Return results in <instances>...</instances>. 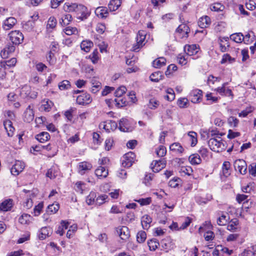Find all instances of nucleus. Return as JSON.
<instances>
[{"instance_id": "obj_34", "label": "nucleus", "mask_w": 256, "mask_h": 256, "mask_svg": "<svg viewBox=\"0 0 256 256\" xmlns=\"http://www.w3.org/2000/svg\"><path fill=\"white\" fill-rule=\"evenodd\" d=\"M147 243L150 250L152 251H154L160 246L159 242L156 238L148 240Z\"/></svg>"}, {"instance_id": "obj_32", "label": "nucleus", "mask_w": 256, "mask_h": 256, "mask_svg": "<svg viewBox=\"0 0 256 256\" xmlns=\"http://www.w3.org/2000/svg\"><path fill=\"white\" fill-rule=\"evenodd\" d=\"M92 88L91 90L92 92L94 94L96 93L101 88V83L97 80L95 78H93L91 80Z\"/></svg>"}, {"instance_id": "obj_46", "label": "nucleus", "mask_w": 256, "mask_h": 256, "mask_svg": "<svg viewBox=\"0 0 256 256\" xmlns=\"http://www.w3.org/2000/svg\"><path fill=\"white\" fill-rule=\"evenodd\" d=\"M146 238V234L145 232L140 230L138 232L136 235V240L139 243L144 242Z\"/></svg>"}, {"instance_id": "obj_7", "label": "nucleus", "mask_w": 256, "mask_h": 256, "mask_svg": "<svg viewBox=\"0 0 256 256\" xmlns=\"http://www.w3.org/2000/svg\"><path fill=\"white\" fill-rule=\"evenodd\" d=\"M135 158L136 156L132 152H130L125 154L123 156L122 166L127 168L131 166L134 162Z\"/></svg>"}, {"instance_id": "obj_21", "label": "nucleus", "mask_w": 256, "mask_h": 256, "mask_svg": "<svg viewBox=\"0 0 256 256\" xmlns=\"http://www.w3.org/2000/svg\"><path fill=\"white\" fill-rule=\"evenodd\" d=\"M52 233V228L50 227H43L40 229V233L38 235L40 240H44L47 237L50 236Z\"/></svg>"}, {"instance_id": "obj_9", "label": "nucleus", "mask_w": 256, "mask_h": 256, "mask_svg": "<svg viewBox=\"0 0 256 256\" xmlns=\"http://www.w3.org/2000/svg\"><path fill=\"white\" fill-rule=\"evenodd\" d=\"M25 167L24 162L20 160H16L10 169L11 174L14 176H18L21 172Z\"/></svg>"}, {"instance_id": "obj_4", "label": "nucleus", "mask_w": 256, "mask_h": 256, "mask_svg": "<svg viewBox=\"0 0 256 256\" xmlns=\"http://www.w3.org/2000/svg\"><path fill=\"white\" fill-rule=\"evenodd\" d=\"M78 7V8H77L75 12L76 15V18L80 20H84L87 18L90 15V13L88 12L87 8L80 4Z\"/></svg>"}, {"instance_id": "obj_14", "label": "nucleus", "mask_w": 256, "mask_h": 256, "mask_svg": "<svg viewBox=\"0 0 256 256\" xmlns=\"http://www.w3.org/2000/svg\"><path fill=\"white\" fill-rule=\"evenodd\" d=\"M202 96V91L200 90H194L190 94V98L193 103H197L200 102Z\"/></svg>"}, {"instance_id": "obj_20", "label": "nucleus", "mask_w": 256, "mask_h": 256, "mask_svg": "<svg viewBox=\"0 0 256 256\" xmlns=\"http://www.w3.org/2000/svg\"><path fill=\"white\" fill-rule=\"evenodd\" d=\"M211 24L210 18L207 16L200 18L198 21V26L202 28L208 27Z\"/></svg>"}, {"instance_id": "obj_12", "label": "nucleus", "mask_w": 256, "mask_h": 256, "mask_svg": "<svg viewBox=\"0 0 256 256\" xmlns=\"http://www.w3.org/2000/svg\"><path fill=\"white\" fill-rule=\"evenodd\" d=\"M76 100L78 104L84 105L90 104L92 101V98L90 94L84 93L78 96Z\"/></svg>"}, {"instance_id": "obj_50", "label": "nucleus", "mask_w": 256, "mask_h": 256, "mask_svg": "<svg viewBox=\"0 0 256 256\" xmlns=\"http://www.w3.org/2000/svg\"><path fill=\"white\" fill-rule=\"evenodd\" d=\"M177 104L180 108H186L188 104V100L186 98H180L178 100Z\"/></svg>"}, {"instance_id": "obj_38", "label": "nucleus", "mask_w": 256, "mask_h": 256, "mask_svg": "<svg viewBox=\"0 0 256 256\" xmlns=\"http://www.w3.org/2000/svg\"><path fill=\"white\" fill-rule=\"evenodd\" d=\"M230 162H224L222 164V173L224 176L228 177L230 174Z\"/></svg>"}, {"instance_id": "obj_42", "label": "nucleus", "mask_w": 256, "mask_h": 256, "mask_svg": "<svg viewBox=\"0 0 256 256\" xmlns=\"http://www.w3.org/2000/svg\"><path fill=\"white\" fill-rule=\"evenodd\" d=\"M60 208V206L58 204H50L48 207L47 212L50 214L56 213Z\"/></svg>"}, {"instance_id": "obj_18", "label": "nucleus", "mask_w": 256, "mask_h": 256, "mask_svg": "<svg viewBox=\"0 0 256 256\" xmlns=\"http://www.w3.org/2000/svg\"><path fill=\"white\" fill-rule=\"evenodd\" d=\"M96 14L102 18H106L108 16V12L107 8L104 6L98 7L95 10Z\"/></svg>"}, {"instance_id": "obj_41", "label": "nucleus", "mask_w": 256, "mask_h": 256, "mask_svg": "<svg viewBox=\"0 0 256 256\" xmlns=\"http://www.w3.org/2000/svg\"><path fill=\"white\" fill-rule=\"evenodd\" d=\"M58 88L61 90H68L71 87L70 82L68 80H64L58 84Z\"/></svg>"}, {"instance_id": "obj_39", "label": "nucleus", "mask_w": 256, "mask_h": 256, "mask_svg": "<svg viewBox=\"0 0 256 256\" xmlns=\"http://www.w3.org/2000/svg\"><path fill=\"white\" fill-rule=\"evenodd\" d=\"M72 20V16L70 14L64 15L60 19V23L62 26L68 25Z\"/></svg>"}, {"instance_id": "obj_22", "label": "nucleus", "mask_w": 256, "mask_h": 256, "mask_svg": "<svg viewBox=\"0 0 256 256\" xmlns=\"http://www.w3.org/2000/svg\"><path fill=\"white\" fill-rule=\"evenodd\" d=\"M184 50L188 56L196 54L198 52V48L196 44L186 45L184 48Z\"/></svg>"}, {"instance_id": "obj_24", "label": "nucleus", "mask_w": 256, "mask_h": 256, "mask_svg": "<svg viewBox=\"0 0 256 256\" xmlns=\"http://www.w3.org/2000/svg\"><path fill=\"white\" fill-rule=\"evenodd\" d=\"M108 170L103 166H100L95 170V174L99 178H106L108 176Z\"/></svg>"}, {"instance_id": "obj_27", "label": "nucleus", "mask_w": 256, "mask_h": 256, "mask_svg": "<svg viewBox=\"0 0 256 256\" xmlns=\"http://www.w3.org/2000/svg\"><path fill=\"white\" fill-rule=\"evenodd\" d=\"M78 5L79 4L76 3L66 2L64 5L63 8L66 12H76Z\"/></svg>"}, {"instance_id": "obj_3", "label": "nucleus", "mask_w": 256, "mask_h": 256, "mask_svg": "<svg viewBox=\"0 0 256 256\" xmlns=\"http://www.w3.org/2000/svg\"><path fill=\"white\" fill-rule=\"evenodd\" d=\"M8 37L14 45H18L21 44L23 42L24 38L22 34L19 30L11 32L8 34Z\"/></svg>"}, {"instance_id": "obj_58", "label": "nucleus", "mask_w": 256, "mask_h": 256, "mask_svg": "<svg viewBox=\"0 0 256 256\" xmlns=\"http://www.w3.org/2000/svg\"><path fill=\"white\" fill-rule=\"evenodd\" d=\"M228 38H224V40H221L220 42H225L224 44H222V43H220V50L222 52H226L228 48L230 46V44H228Z\"/></svg>"}, {"instance_id": "obj_15", "label": "nucleus", "mask_w": 256, "mask_h": 256, "mask_svg": "<svg viewBox=\"0 0 256 256\" xmlns=\"http://www.w3.org/2000/svg\"><path fill=\"white\" fill-rule=\"evenodd\" d=\"M117 233L119 235L120 238L122 240H126L130 236V232L128 227L122 226L117 228Z\"/></svg>"}, {"instance_id": "obj_29", "label": "nucleus", "mask_w": 256, "mask_h": 256, "mask_svg": "<svg viewBox=\"0 0 256 256\" xmlns=\"http://www.w3.org/2000/svg\"><path fill=\"white\" fill-rule=\"evenodd\" d=\"M152 220L151 218L148 215H144L142 218V226L144 229L148 230L150 227V224Z\"/></svg>"}, {"instance_id": "obj_10", "label": "nucleus", "mask_w": 256, "mask_h": 256, "mask_svg": "<svg viewBox=\"0 0 256 256\" xmlns=\"http://www.w3.org/2000/svg\"><path fill=\"white\" fill-rule=\"evenodd\" d=\"M34 112L30 105H29L25 110L23 114V120L25 122H30L34 118Z\"/></svg>"}, {"instance_id": "obj_44", "label": "nucleus", "mask_w": 256, "mask_h": 256, "mask_svg": "<svg viewBox=\"0 0 256 256\" xmlns=\"http://www.w3.org/2000/svg\"><path fill=\"white\" fill-rule=\"evenodd\" d=\"M57 24V20L54 16H50L47 22V29H54Z\"/></svg>"}, {"instance_id": "obj_49", "label": "nucleus", "mask_w": 256, "mask_h": 256, "mask_svg": "<svg viewBox=\"0 0 256 256\" xmlns=\"http://www.w3.org/2000/svg\"><path fill=\"white\" fill-rule=\"evenodd\" d=\"M238 224V220L235 218L232 220L228 226V230H236V226Z\"/></svg>"}, {"instance_id": "obj_11", "label": "nucleus", "mask_w": 256, "mask_h": 256, "mask_svg": "<svg viewBox=\"0 0 256 256\" xmlns=\"http://www.w3.org/2000/svg\"><path fill=\"white\" fill-rule=\"evenodd\" d=\"M119 129L120 131L124 132H130L132 130L130 121L126 118H122L119 122Z\"/></svg>"}, {"instance_id": "obj_54", "label": "nucleus", "mask_w": 256, "mask_h": 256, "mask_svg": "<svg viewBox=\"0 0 256 256\" xmlns=\"http://www.w3.org/2000/svg\"><path fill=\"white\" fill-rule=\"evenodd\" d=\"M126 88L124 86H121L116 90L114 92L115 96L118 97V98H120L126 93Z\"/></svg>"}, {"instance_id": "obj_19", "label": "nucleus", "mask_w": 256, "mask_h": 256, "mask_svg": "<svg viewBox=\"0 0 256 256\" xmlns=\"http://www.w3.org/2000/svg\"><path fill=\"white\" fill-rule=\"evenodd\" d=\"M16 20L13 18L10 17L6 19L3 23V28L5 30H9L12 28L16 23Z\"/></svg>"}, {"instance_id": "obj_53", "label": "nucleus", "mask_w": 256, "mask_h": 256, "mask_svg": "<svg viewBox=\"0 0 256 256\" xmlns=\"http://www.w3.org/2000/svg\"><path fill=\"white\" fill-rule=\"evenodd\" d=\"M58 175V172L56 170L55 168L52 167L47 172L46 176L50 179L54 178Z\"/></svg>"}, {"instance_id": "obj_45", "label": "nucleus", "mask_w": 256, "mask_h": 256, "mask_svg": "<svg viewBox=\"0 0 256 256\" xmlns=\"http://www.w3.org/2000/svg\"><path fill=\"white\" fill-rule=\"evenodd\" d=\"M53 106V102L49 100H44V104L41 106L42 110L45 112H49Z\"/></svg>"}, {"instance_id": "obj_43", "label": "nucleus", "mask_w": 256, "mask_h": 256, "mask_svg": "<svg viewBox=\"0 0 256 256\" xmlns=\"http://www.w3.org/2000/svg\"><path fill=\"white\" fill-rule=\"evenodd\" d=\"M2 64H4V66L6 69H8L12 67H14L16 63V58H12L8 60H4L1 62Z\"/></svg>"}, {"instance_id": "obj_31", "label": "nucleus", "mask_w": 256, "mask_h": 256, "mask_svg": "<svg viewBox=\"0 0 256 256\" xmlns=\"http://www.w3.org/2000/svg\"><path fill=\"white\" fill-rule=\"evenodd\" d=\"M36 138L40 142H44L50 138V136L47 132H43L36 136Z\"/></svg>"}, {"instance_id": "obj_55", "label": "nucleus", "mask_w": 256, "mask_h": 256, "mask_svg": "<svg viewBox=\"0 0 256 256\" xmlns=\"http://www.w3.org/2000/svg\"><path fill=\"white\" fill-rule=\"evenodd\" d=\"M146 38V32L144 31H139L136 36V42L143 44Z\"/></svg>"}, {"instance_id": "obj_23", "label": "nucleus", "mask_w": 256, "mask_h": 256, "mask_svg": "<svg viewBox=\"0 0 256 256\" xmlns=\"http://www.w3.org/2000/svg\"><path fill=\"white\" fill-rule=\"evenodd\" d=\"M13 205L12 200L8 199L4 200L0 204V210L1 211L6 212L10 210Z\"/></svg>"}, {"instance_id": "obj_47", "label": "nucleus", "mask_w": 256, "mask_h": 256, "mask_svg": "<svg viewBox=\"0 0 256 256\" xmlns=\"http://www.w3.org/2000/svg\"><path fill=\"white\" fill-rule=\"evenodd\" d=\"M188 136H190L191 140V146H194L197 144V134L194 132H190L188 133Z\"/></svg>"}, {"instance_id": "obj_64", "label": "nucleus", "mask_w": 256, "mask_h": 256, "mask_svg": "<svg viewBox=\"0 0 256 256\" xmlns=\"http://www.w3.org/2000/svg\"><path fill=\"white\" fill-rule=\"evenodd\" d=\"M228 122L230 126L232 127H236L238 124L239 120L234 116H230L228 118Z\"/></svg>"}, {"instance_id": "obj_35", "label": "nucleus", "mask_w": 256, "mask_h": 256, "mask_svg": "<svg viewBox=\"0 0 256 256\" xmlns=\"http://www.w3.org/2000/svg\"><path fill=\"white\" fill-rule=\"evenodd\" d=\"M166 60L163 57L159 58L152 62L153 66L157 68H160L161 67L166 65Z\"/></svg>"}, {"instance_id": "obj_37", "label": "nucleus", "mask_w": 256, "mask_h": 256, "mask_svg": "<svg viewBox=\"0 0 256 256\" xmlns=\"http://www.w3.org/2000/svg\"><path fill=\"white\" fill-rule=\"evenodd\" d=\"M230 38L237 43L242 42L244 40V36L241 32L236 33L230 35Z\"/></svg>"}, {"instance_id": "obj_8", "label": "nucleus", "mask_w": 256, "mask_h": 256, "mask_svg": "<svg viewBox=\"0 0 256 256\" xmlns=\"http://www.w3.org/2000/svg\"><path fill=\"white\" fill-rule=\"evenodd\" d=\"M166 166V160L160 159L158 160H153L150 164V168L154 172H158L164 168Z\"/></svg>"}, {"instance_id": "obj_52", "label": "nucleus", "mask_w": 256, "mask_h": 256, "mask_svg": "<svg viewBox=\"0 0 256 256\" xmlns=\"http://www.w3.org/2000/svg\"><path fill=\"white\" fill-rule=\"evenodd\" d=\"M156 153L158 156L162 157L166 153V148L163 146H160L156 149Z\"/></svg>"}, {"instance_id": "obj_51", "label": "nucleus", "mask_w": 256, "mask_h": 256, "mask_svg": "<svg viewBox=\"0 0 256 256\" xmlns=\"http://www.w3.org/2000/svg\"><path fill=\"white\" fill-rule=\"evenodd\" d=\"M210 8L212 11L220 12L224 9V6L220 3L216 2L210 6Z\"/></svg>"}, {"instance_id": "obj_57", "label": "nucleus", "mask_w": 256, "mask_h": 256, "mask_svg": "<svg viewBox=\"0 0 256 256\" xmlns=\"http://www.w3.org/2000/svg\"><path fill=\"white\" fill-rule=\"evenodd\" d=\"M108 196L106 194H101L98 196L96 200V203L98 205H101L104 203L106 200L108 199Z\"/></svg>"}, {"instance_id": "obj_16", "label": "nucleus", "mask_w": 256, "mask_h": 256, "mask_svg": "<svg viewBox=\"0 0 256 256\" xmlns=\"http://www.w3.org/2000/svg\"><path fill=\"white\" fill-rule=\"evenodd\" d=\"M92 168V165L89 162H80L78 166V173L83 175L86 172L91 170Z\"/></svg>"}, {"instance_id": "obj_5", "label": "nucleus", "mask_w": 256, "mask_h": 256, "mask_svg": "<svg viewBox=\"0 0 256 256\" xmlns=\"http://www.w3.org/2000/svg\"><path fill=\"white\" fill-rule=\"evenodd\" d=\"M236 170H238L242 174H245L247 170V164L245 160L241 159L236 160L234 164Z\"/></svg>"}, {"instance_id": "obj_25", "label": "nucleus", "mask_w": 256, "mask_h": 256, "mask_svg": "<svg viewBox=\"0 0 256 256\" xmlns=\"http://www.w3.org/2000/svg\"><path fill=\"white\" fill-rule=\"evenodd\" d=\"M4 126L8 132V135L9 136H12L14 130V128L12 126V122L10 120H6L4 122Z\"/></svg>"}, {"instance_id": "obj_62", "label": "nucleus", "mask_w": 256, "mask_h": 256, "mask_svg": "<svg viewBox=\"0 0 256 256\" xmlns=\"http://www.w3.org/2000/svg\"><path fill=\"white\" fill-rule=\"evenodd\" d=\"M136 202H138L141 206H146L150 204L152 202L151 198H140L138 200H136Z\"/></svg>"}, {"instance_id": "obj_48", "label": "nucleus", "mask_w": 256, "mask_h": 256, "mask_svg": "<svg viewBox=\"0 0 256 256\" xmlns=\"http://www.w3.org/2000/svg\"><path fill=\"white\" fill-rule=\"evenodd\" d=\"M108 124H110L111 126H112L114 127H116L117 126V124L116 122L110 120L107 122H102L100 123V128H101L104 129L106 130H108Z\"/></svg>"}, {"instance_id": "obj_60", "label": "nucleus", "mask_w": 256, "mask_h": 256, "mask_svg": "<svg viewBox=\"0 0 256 256\" xmlns=\"http://www.w3.org/2000/svg\"><path fill=\"white\" fill-rule=\"evenodd\" d=\"M96 198V194L94 192H91L87 196L86 202L88 205L92 204L95 200Z\"/></svg>"}, {"instance_id": "obj_36", "label": "nucleus", "mask_w": 256, "mask_h": 256, "mask_svg": "<svg viewBox=\"0 0 256 256\" xmlns=\"http://www.w3.org/2000/svg\"><path fill=\"white\" fill-rule=\"evenodd\" d=\"M93 46V42L90 40H83L80 44V48L82 50L86 52H88L90 48Z\"/></svg>"}, {"instance_id": "obj_56", "label": "nucleus", "mask_w": 256, "mask_h": 256, "mask_svg": "<svg viewBox=\"0 0 256 256\" xmlns=\"http://www.w3.org/2000/svg\"><path fill=\"white\" fill-rule=\"evenodd\" d=\"M161 77L162 74L160 72H155L151 74L150 78L152 82H158L161 79Z\"/></svg>"}, {"instance_id": "obj_2", "label": "nucleus", "mask_w": 256, "mask_h": 256, "mask_svg": "<svg viewBox=\"0 0 256 256\" xmlns=\"http://www.w3.org/2000/svg\"><path fill=\"white\" fill-rule=\"evenodd\" d=\"M20 94L22 98H36L38 93L34 91L32 92L30 86L24 85L20 88Z\"/></svg>"}, {"instance_id": "obj_59", "label": "nucleus", "mask_w": 256, "mask_h": 256, "mask_svg": "<svg viewBox=\"0 0 256 256\" xmlns=\"http://www.w3.org/2000/svg\"><path fill=\"white\" fill-rule=\"evenodd\" d=\"M64 32L66 34L70 36L76 34L78 33V30L75 27L68 26L64 29Z\"/></svg>"}, {"instance_id": "obj_1", "label": "nucleus", "mask_w": 256, "mask_h": 256, "mask_svg": "<svg viewBox=\"0 0 256 256\" xmlns=\"http://www.w3.org/2000/svg\"><path fill=\"white\" fill-rule=\"evenodd\" d=\"M208 144L212 150L218 152H221L226 148L225 145L222 140H218L216 138H210L208 141Z\"/></svg>"}, {"instance_id": "obj_33", "label": "nucleus", "mask_w": 256, "mask_h": 256, "mask_svg": "<svg viewBox=\"0 0 256 256\" xmlns=\"http://www.w3.org/2000/svg\"><path fill=\"white\" fill-rule=\"evenodd\" d=\"M226 85V83H224L222 84V87L218 88L215 89L214 90H216L218 93H219L222 96H230L232 95V91L230 89H226L225 86Z\"/></svg>"}, {"instance_id": "obj_17", "label": "nucleus", "mask_w": 256, "mask_h": 256, "mask_svg": "<svg viewBox=\"0 0 256 256\" xmlns=\"http://www.w3.org/2000/svg\"><path fill=\"white\" fill-rule=\"evenodd\" d=\"M15 50V46L10 44L6 46L1 51L0 55L3 58H6L8 55L12 53Z\"/></svg>"}, {"instance_id": "obj_30", "label": "nucleus", "mask_w": 256, "mask_h": 256, "mask_svg": "<svg viewBox=\"0 0 256 256\" xmlns=\"http://www.w3.org/2000/svg\"><path fill=\"white\" fill-rule=\"evenodd\" d=\"M120 5V0H112L108 4V8L110 11L114 12L117 10Z\"/></svg>"}, {"instance_id": "obj_61", "label": "nucleus", "mask_w": 256, "mask_h": 256, "mask_svg": "<svg viewBox=\"0 0 256 256\" xmlns=\"http://www.w3.org/2000/svg\"><path fill=\"white\" fill-rule=\"evenodd\" d=\"M246 8L249 10H253L256 8V0H248L246 3Z\"/></svg>"}, {"instance_id": "obj_40", "label": "nucleus", "mask_w": 256, "mask_h": 256, "mask_svg": "<svg viewBox=\"0 0 256 256\" xmlns=\"http://www.w3.org/2000/svg\"><path fill=\"white\" fill-rule=\"evenodd\" d=\"M189 160L192 164H198L202 162L200 156L198 154H193L190 156Z\"/></svg>"}, {"instance_id": "obj_28", "label": "nucleus", "mask_w": 256, "mask_h": 256, "mask_svg": "<svg viewBox=\"0 0 256 256\" xmlns=\"http://www.w3.org/2000/svg\"><path fill=\"white\" fill-rule=\"evenodd\" d=\"M170 150L175 152L178 154H182L184 149L180 144L178 142H174L170 146Z\"/></svg>"}, {"instance_id": "obj_26", "label": "nucleus", "mask_w": 256, "mask_h": 256, "mask_svg": "<svg viewBox=\"0 0 256 256\" xmlns=\"http://www.w3.org/2000/svg\"><path fill=\"white\" fill-rule=\"evenodd\" d=\"M32 217L30 216V215L23 214L19 218V222L22 224L24 225L29 224L32 220Z\"/></svg>"}, {"instance_id": "obj_13", "label": "nucleus", "mask_w": 256, "mask_h": 256, "mask_svg": "<svg viewBox=\"0 0 256 256\" xmlns=\"http://www.w3.org/2000/svg\"><path fill=\"white\" fill-rule=\"evenodd\" d=\"M174 244L172 240L170 237L168 236L164 238L162 241V246L164 249L166 250L168 252L169 250H171L174 248Z\"/></svg>"}, {"instance_id": "obj_63", "label": "nucleus", "mask_w": 256, "mask_h": 256, "mask_svg": "<svg viewBox=\"0 0 256 256\" xmlns=\"http://www.w3.org/2000/svg\"><path fill=\"white\" fill-rule=\"evenodd\" d=\"M181 182L180 178H174L168 182L169 186L172 188H176L179 184V183Z\"/></svg>"}, {"instance_id": "obj_6", "label": "nucleus", "mask_w": 256, "mask_h": 256, "mask_svg": "<svg viewBox=\"0 0 256 256\" xmlns=\"http://www.w3.org/2000/svg\"><path fill=\"white\" fill-rule=\"evenodd\" d=\"M190 32L189 27L186 24H181L176 30V33L180 38H186Z\"/></svg>"}]
</instances>
